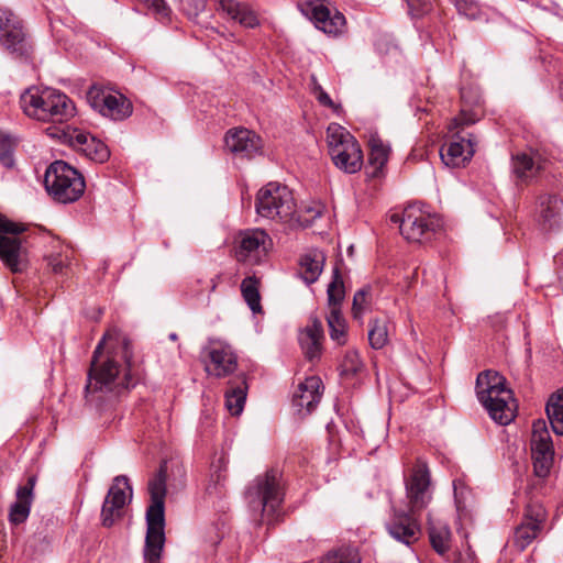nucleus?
I'll list each match as a JSON object with an SVG mask.
<instances>
[{
    "mask_svg": "<svg viewBox=\"0 0 563 563\" xmlns=\"http://www.w3.org/2000/svg\"><path fill=\"white\" fill-rule=\"evenodd\" d=\"M353 253H354V246H353V245H350V246L347 247V254H349L350 256H352V255H353Z\"/></svg>",
    "mask_w": 563,
    "mask_h": 563,
    "instance_id": "52",
    "label": "nucleus"
},
{
    "mask_svg": "<svg viewBox=\"0 0 563 563\" xmlns=\"http://www.w3.org/2000/svg\"><path fill=\"white\" fill-rule=\"evenodd\" d=\"M327 294L330 310L340 308V303L344 299V286L338 267L333 269V279L328 286Z\"/></svg>",
    "mask_w": 563,
    "mask_h": 563,
    "instance_id": "39",
    "label": "nucleus"
},
{
    "mask_svg": "<svg viewBox=\"0 0 563 563\" xmlns=\"http://www.w3.org/2000/svg\"><path fill=\"white\" fill-rule=\"evenodd\" d=\"M241 292L250 309L256 313L261 312V296L258 282L255 277H246L241 283Z\"/></svg>",
    "mask_w": 563,
    "mask_h": 563,
    "instance_id": "37",
    "label": "nucleus"
},
{
    "mask_svg": "<svg viewBox=\"0 0 563 563\" xmlns=\"http://www.w3.org/2000/svg\"><path fill=\"white\" fill-rule=\"evenodd\" d=\"M560 89H561V98L563 100V79L561 80V88Z\"/></svg>",
    "mask_w": 563,
    "mask_h": 563,
    "instance_id": "53",
    "label": "nucleus"
},
{
    "mask_svg": "<svg viewBox=\"0 0 563 563\" xmlns=\"http://www.w3.org/2000/svg\"><path fill=\"white\" fill-rule=\"evenodd\" d=\"M132 499V487L125 475L113 478L101 508L102 526L110 528L123 517L124 507Z\"/></svg>",
    "mask_w": 563,
    "mask_h": 563,
    "instance_id": "15",
    "label": "nucleus"
},
{
    "mask_svg": "<svg viewBox=\"0 0 563 563\" xmlns=\"http://www.w3.org/2000/svg\"><path fill=\"white\" fill-rule=\"evenodd\" d=\"M69 141L91 161L104 163L110 157L108 146L89 132L74 130L69 134Z\"/></svg>",
    "mask_w": 563,
    "mask_h": 563,
    "instance_id": "25",
    "label": "nucleus"
},
{
    "mask_svg": "<svg viewBox=\"0 0 563 563\" xmlns=\"http://www.w3.org/2000/svg\"><path fill=\"white\" fill-rule=\"evenodd\" d=\"M369 291V287H364L355 292L353 298V313L355 318L360 317V314L364 310Z\"/></svg>",
    "mask_w": 563,
    "mask_h": 563,
    "instance_id": "45",
    "label": "nucleus"
},
{
    "mask_svg": "<svg viewBox=\"0 0 563 563\" xmlns=\"http://www.w3.org/2000/svg\"><path fill=\"white\" fill-rule=\"evenodd\" d=\"M533 217L543 232L559 229L563 220V199L555 191L536 192Z\"/></svg>",
    "mask_w": 563,
    "mask_h": 563,
    "instance_id": "16",
    "label": "nucleus"
},
{
    "mask_svg": "<svg viewBox=\"0 0 563 563\" xmlns=\"http://www.w3.org/2000/svg\"><path fill=\"white\" fill-rule=\"evenodd\" d=\"M368 342L374 350H384L387 345V322L373 320L369 322Z\"/></svg>",
    "mask_w": 563,
    "mask_h": 563,
    "instance_id": "38",
    "label": "nucleus"
},
{
    "mask_svg": "<svg viewBox=\"0 0 563 563\" xmlns=\"http://www.w3.org/2000/svg\"><path fill=\"white\" fill-rule=\"evenodd\" d=\"M206 371L218 378L233 374L238 367V357L231 346L213 344L208 349Z\"/></svg>",
    "mask_w": 563,
    "mask_h": 563,
    "instance_id": "22",
    "label": "nucleus"
},
{
    "mask_svg": "<svg viewBox=\"0 0 563 563\" xmlns=\"http://www.w3.org/2000/svg\"><path fill=\"white\" fill-rule=\"evenodd\" d=\"M329 155L334 166L345 174L362 169L363 152L357 140L344 126L330 123L327 129Z\"/></svg>",
    "mask_w": 563,
    "mask_h": 563,
    "instance_id": "8",
    "label": "nucleus"
},
{
    "mask_svg": "<svg viewBox=\"0 0 563 563\" xmlns=\"http://www.w3.org/2000/svg\"><path fill=\"white\" fill-rule=\"evenodd\" d=\"M255 210L262 218L287 222L294 218L297 203L287 186L268 183L256 195Z\"/></svg>",
    "mask_w": 563,
    "mask_h": 563,
    "instance_id": "10",
    "label": "nucleus"
},
{
    "mask_svg": "<svg viewBox=\"0 0 563 563\" xmlns=\"http://www.w3.org/2000/svg\"><path fill=\"white\" fill-rule=\"evenodd\" d=\"M476 395L494 421L501 426L512 421L514 412L507 401L510 390L505 388V378L497 372L485 371L478 374Z\"/></svg>",
    "mask_w": 563,
    "mask_h": 563,
    "instance_id": "6",
    "label": "nucleus"
},
{
    "mask_svg": "<svg viewBox=\"0 0 563 563\" xmlns=\"http://www.w3.org/2000/svg\"><path fill=\"white\" fill-rule=\"evenodd\" d=\"M462 108L460 114L453 119L455 128L474 124L478 121L479 113L474 109L482 102L481 95L473 87L461 88Z\"/></svg>",
    "mask_w": 563,
    "mask_h": 563,
    "instance_id": "30",
    "label": "nucleus"
},
{
    "mask_svg": "<svg viewBox=\"0 0 563 563\" xmlns=\"http://www.w3.org/2000/svg\"><path fill=\"white\" fill-rule=\"evenodd\" d=\"M545 411L553 432L563 435V389L551 396Z\"/></svg>",
    "mask_w": 563,
    "mask_h": 563,
    "instance_id": "35",
    "label": "nucleus"
},
{
    "mask_svg": "<svg viewBox=\"0 0 563 563\" xmlns=\"http://www.w3.org/2000/svg\"><path fill=\"white\" fill-rule=\"evenodd\" d=\"M360 556L353 548H342L330 552L320 563H360Z\"/></svg>",
    "mask_w": 563,
    "mask_h": 563,
    "instance_id": "40",
    "label": "nucleus"
},
{
    "mask_svg": "<svg viewBox=\"0 0 563 563\" xmlns=\"http://www.w3.org/2000/svg\"><path fill=\"white\" fill-rule=\"evenodd\" d=\"M310 87H311V92H312L313 95H317V92H319V91H322V90H323V88H322V87H321V85L318 82V79H317V77H316L314 75H312V76L310 77Z\"/></svg>",
    "mask_w": 563,
    "mask_h": 563,
    "instance_id": "49",
    "label": "nucleus"
},
{
    "mask_svg": "<svg viewBox=\"0 0 563 563\" xmlns=\"http://www.w3.org/2000/svg\"><path fill=\"white\" fill-rule=\"evenodd\" d=\"M24 227L9 221L0 214V260L12 272H22L25 266L26 249L20 233Z\"/></svg>",
    "mask_w": 563,
    "mask_h": 563,
    "instance_id": "11",
    "label": "nucleus"
},
{
    "mask_svg": "<svg viewBox=\"0 0 563 563\" xmlns=\"http://www.w3.org/2000/svg\"><path fill=\"white\" fill-rule=\"evenodd\" d=\"M455 8L459 14L464 15L470 20H477L481 16L479 4L474 0H457Z\"/></svg>",
    "mask_w": 563,
    "mask_h": 563,
    "instance_id": "43",
    "label": "nucleus"
},
{
    "mask_svg": "<svg viewBox=\"0 0 563 563\" xmlns=\"http://www.w3.org/2000/svg\"><path fill=\"white\" fill-rule=\"evenodd\" d=\"M130 341L115 331H108L93 351L85 396L99 401L102 395L119 396L137 383L133 372Z\"/></svg>",
    "mask_w": 563,
    "mask_h": 563,
    "instance_id": "1",
    "label": "nucleus"
},
{
    "mask_svg": "<svg viewBox=\"0 0 563 563\" xmlns=\"http://www.w3.org/2000/svg\"><path fill=\"white\" fill-rule=\"evenodd\" d=\"M87 101L100 114L115 121L124 120L132 114V104L123 95H114L98 85L89 88Z\"/></svg>",
    "mask_w": 563,
    "mask_h": 563,
    "instance_id": "14",
    "label": "nucleus"
},
{
    "mask_svg": "<svg viewBox=\"0 0 563 563\" xmlns=\"http://www.w3.org/2000/svg\"><path fill=\"white\" fill-rule=\"evenodd\" d=\"M168 338H169V340H172V341H176V340L178 339V336H177V334H176L175 332L170 333V334L168 335Z\"/></svg>",
    "mask_w": 563,
    "mask_h": 563,
    "instance_id": "51",
    "label": "nucleus"
},
{
    "mask_svg": "<svg viewBox=\"0 0 563 563\" xmlns=\"http://www.w3.org/2000/svg\"><path fill=\"white\" fill-rule=\"evenodd\" d=\"M44 185L48 195L60 203L78 200L86 188L82 175L63 161H56L48 166Z\"/></svg>",
    "mask_w": 563,
    "mask_h": 563,
    "instance_id": "9",
    "label": "nucleus"
},
{
    "mask_svg": "<svg viewBox=\"0 0 563 563\" xmlns=\"http://www.w3.org/2000/svg\"><path fill=\"white\" fill-rule=\"evenodd\" d=\"M323 339L322 322L318 318H310L309 323L298 334L300 347L307 360L312 362L321 356Z\"/></svg>",
    "mask_w": 563,
    "mask_h": 563,
    "instance_id": "24",
    "label": "nucleus"
},
{
    "mask_svg": "<svg viewBox=\"0 0 563 563\" xmlns=\"http://www.w3.org/2000/svg\"><path fill=\"white\" fill-rule=\"evenodd\" d=\"M530 446L534 474L544 478L553 465L554 448L547 423L542 419L536 420L532 424Z\"/></svg>",
    "mask_w": 563,
    "mask_h": 563,
    "instance_id": "13",
    "label": "nucleus"
},
{
    "mask_svg": "<svg viewBox=\"0 0 563 563\" xmlns=\"http://www.w3.org/2000/svg\"><path fill=\"white\" fill-rule=\"evenodd\" d=\"M323 384L320 377L309 376L300 382L292 394V407L300 417L310 415L321 400Z\"/></svg>",
    "mask_w": 563,
    "mask_h": 563,
    "instance_id": "21",
    "label": "nucleus"
},
{
    "mask_svg": "<svg viewBox=\"0 0 563 563\" xmlns=\"http://www.w3.org/2000/svg\"><path fill=\"white\" fill-rule=\"evenodd\" d=\"M327 322L329 325L330 338L338 344L343 345L346 342V322L341 313L340 308H332L328 316Z\"/></svg>",
    "mask_w": 563,
    "mask_h": 563,
    "instance_id": "36",
    "label": "nucleus"
},
{
    "mask_svg": "<svg viewBox=\"0 0 563 563\" xmlns=\"http://www.w3.org/2000/svg\"><path fill=\"white\" fill-rule=\"evenodd\" d=\"M35 483L36 477L30 476L26 484L18 487L15 493L16 500L11 505L9 511V519L12 523L19 525L27 519L33 501Z\"/></svg>",
    "mask_w": 563,
    "mask_h": 563,
    "instance_id": "29",
    "label": "nucleus"
},
{
    "mask_svg": "<svg viewBox=\"0 0 563 563\" xmlns=\"http://www.w3.org/2000/svg\"><path fill=\"white\" fill-rule=\"evenodd\" d=\"M408 7V13L413 20L416 30L427 37L431 36V31L426 27L423 18L431 14L433 10L431 0H405Z\"/></svg>",
    "mask_w": 563,
    "mask_h": 563,
    "instance_id": "34",
    "label": "nucleus"
},
{
    "mask_svg": "<svg viewBox=\"0 0 563 563\" xmlns=\"http://www.w3.org/2000/svg\"><path fill=\"white\" fill-rule=\"evenodd\" d=\"M363 367V362L356 351H347L340 365L341 375L353 376Z\"/></svg>",
    "mask_w": 563,
    "mask_h": 563,
    "instance_id": "41",
    "label": "nucleus"
},
{
    "mask_svg": "<svg viewBox=\"0 0 563 563\" xmlns=\"http://www.w3.org/2000/svg\"><path fill=\"white\" fill-rule=\"evenodd\" d=\"M23 112L35 120L63 123L75 115L71 99L60 90L51 87H31L20 98Z\"/></svg>",
    "mask_w": 563,
    "mask_h": 563,
    "instance_id": "4",
    "label": "nucleus"
},
{
    "mask_svg": "<svg viewBox=\"0 0 563 563\" xmlns=\"http://www.w3.org/2000/svg\"><path fill=\"white\" fill-rule=\"evenodd\" d=\"M547 512L541 504L529 503L525 508L521 523L515 529L514 543L523 551L539 534L545 521Z\"/></svg>",
    "mask_w": 563,
    "mask_h": 563,
    "instance_id": "18",
    "label": "nucleus"
},
{
    "mask_svg": "<svg viewBox=\"0 0 563 563\" xmlns=\"http://www.w3.org/2000/svg\"><path fill=\"white\" fill-rule=\"evenodd\" d=\"M166 477L167 470L164 462L148 483L151 505L146 509V536L143 550L146 563H159L164 551Z\"/></svg>",
    "mask_w": 563,
    "mask_h": 563,
    "instance_id": "3",
    "label": "nucleus"
},
{
    "mask_svg": "<svg viewBox=\"0 0 563 563\" xmlns=\"http://www.w3.org/2000/svg\"><path fill=\"white\" fill-rule=\"evenodd\" d=\"M308 4L310 7L311 20L316 27L332 35H336L343 31L345 16L341 12L335 11L332 13L322 3H319L318 0L314 2L308 1Z\"/></svg>",
    "mask_w": 563,
    "mask_h": 563,
    "instance_id": "27",
    "label": "nucleus"
},
{
    "mask_svg": "<svg viewBox=\"0 0 563 563\" xmlns=\"http://www.w3.org/2000/svg\"><path fill=\"white\" fill-rule=\"evenodd\" d=\"M540 157H534L525 152L511 155V172L518 184H531L543 170Z\"/></svg>",
    "mask_w": 563,
    "mask_h": 563,
    "instance_id": "26",
    "label": "nucleus"
},
{
    "mask_svg": "<svg viewBox=\"0 0 563 563\" xmlns=\"http://www.w3.org/2000/svg\"><path fill=\"white\" fill-rule=\"evenodd\" d=\"M219 280H220V275H216L212 279H211V287H210V291H214L218 284H219Z\"/></svg>",
    "mask_w": 563,
    "mask_h": 563,
    "instance_id": "50",
    "label": "nucleus"
},
{
    "mask_svg": "<svg viewBox=\"0 0 563 563\" xmlns=\"http://www.w3.org/2000/svg\"><path fill=\"white\" fill-rule=\"evenodd\" d=\"M427 530L432 549L444 556L451 550L452 532L446 522L433 520L428 516Z\"/></svg>",
    "mask_w": 563,
    "mask_h": 563,
    "instance_id": "31",
    "label": "nucleus"
},
{
    "mask_svg": "<svg viewBox=\"0 0 563 563\" xmlns=\"http://www.w3.org/2000/svg\"><path fill=\"white\" fill-rule=\"evenodd\" d=\"M206 5L207 0H180V9L190 20H196Z\"/></svg>",
    "mask_w": 563,
    "mask_h": 563,
    "instance_id": "44",
    "label": "nucleus"
},
{
    "mask_svg": "<svg viewBox=\"0 0 563 563\" xmlns=\"http://www.w3.org/2000/svg\"><path fill=\"white\" fill-rule=\"evenodd\" d=\"M150 9H152L156 14L165 18L168 15V8L165 4L164 0H144Z\"/></svg>",
    "mask_w": 563,
    "mask_h": 563,
    "instance_id": "47",
    "label": "nucleus"
},
{
    "mask_svg": "<svg viewBox=\"0 0 563 563\" xmlns=\"http://www.w3.org/2000/svg\"><path fill=\"white\" fill-rule=\"evenodd\" d=\"M235 244V257L239 262L257 264L266 256L272 239L262 229H249L238 234Z\"/></svg>",
    "mask_w": 563,
    "mask_h": 563,
    "instance_id": "17",
    "label": "nucleus"
},
{
    "mask_svg": "<svg viewBox=\"0 0 563 563\" xmlns=\"http://www.w3.org/2000/svg\"><path fill=\"white\" fill-rule=\"evenodd\" d=\"M325 262L322 251L313 249L300 257V276L307 285L318 280Z\"/></svg>",
    "mask_w": 563,
    "mask_h": 563,
    "instance_id": "33",
    "label": "nucleus"
},
{
    "mask_svg": "<svg viewBox=\"0 0 563 563\" xmlns=\"http://www.w3.org/2000/svg\"><path fill=\"white\" fill-rule=\"evenodd\" d=\"M406 500L394 508L389 522V537L396 542L411 548L421 534L420 514L432 500L430 471L426 463L418 462L404 476Z\"/></svg>",
    "mask_w": 563,
    "mask_h": 563,
    "instance_id": "2",
    "label": "nucleus"
},
{
    "mask_svg": "<svg viewBox=\"0 0 563 563\" xmlns=\"http://www.w3.org/2000/svg\"><path fill=\"white\" fill-rule=\"evenodd\" d=\"M216 11L231 21L238 22L244 27H255L260 24L258 18L253 9L238 0H213Z\"/></svg>",
    "mask_w": 563,
    "mask_h": 563,
    "instance_id": "23",
    "label": "nucleus"
},
{
    "mask_svg": "<svg viewBox=\"0 0 563 563\" xmlns=\"http://www.w3.org/2000/svg\"><path fill=\"white\" fill-rule=\"evenodd\" d=\"M389 223L397 225L405 240L412 243H430L443 233L442 218L422 205H408L401 212L389 216Z\"/></svg>",
    "mask_w": 563,
    "mask_h": 563,
    "instance_id": "5",
    "label": "nucleus"
},
{
    "mask_svg": "<svg viewBox=\"0 0 563 563\" xmlns=\"http://www.w3.org/2000/svg\"><path fill=\"white\" fill-rule=\"evenodd\" d=\"M48 265L54 273L63 274L69 265V257L68 255L53 254L48 257Z\"/></svg>",
    "mask_w": 563,
    "mask_h": 563,
    "instance_id": "46",
    "label": "nucleus"
},
{
    "mask_svg": "<svg viewBox=\"0 0 563 563\" xmlns=\"http://www.w3.org/2000/svg\"><path fill=\"white\" fill-rule=\"evenodd\" d=\"M314 97L318 100V102L323 107L331 108L334 111H338V109L340 108V106L335 104L324 90L317 92Z\"/></svg>",
    "mask_w": 563,
    "mask_h": 563,
    "instance_id": "48",
    "label": "nucleus"
},
{
    "mask_svg": "<svg viewBox=\"0 0 563 563\" xmlns=\"http://www.w3.org/2000/svg\"><path fill=\"white\" fill-rule=\"evenodd\" d=\"M246 499L253 512L273 520L284 499L282 473L273 468L257 476L246 490Z\"/></svg>",
    "mask_w": 563,
    "mask_h": 563,
    "instance_id": "7",
    "label": "nucleus"
},
{
    "mask_svg": "<svg viewBox=\"0 0 563 563\" xmlns=\"http://www.w3.org/2000/svg\"><path fill=\"white\" fill-rule=\"evenodd\" d=\"M0 162L7 167L11 168L14 164L13 159V140L9 134L0 131Z\"/></svg>",
    "mask_w": 563,
    "mask_h": 563,
    "instance_id": "42",
    "label": "nucleus"
},
{
    "mask_svg": "<svg viewBox=\"0 0 563 563\" xmlns=\"http://www.w3.org/2000/svg\"><path fill=\"white\" fill-rule=\"evenodd\" d=\"M225 148L239 157L252 158L262 152V139L246 128L230 129L224 136Z\"/></svg>",
    "mask_w": 563,
    "mask_h": 563,
    "instance_id": "20",
    "label": "nucleus"
},
{
    "mask_svg": "<svg viewBox=\"0 0 563 563\" xmlns=\"http://www.w3.org/2000/svg\"><path fill=\"white\" fill-rule=\"evenodd\" d=\"M476 141L472 134L457 132L452 140L440 150L442 162L450 167H464L475 154Z\"/></svg>",
    "mask_w": 563,
    "mask_h": 563,
    "instance_id": "19",
    "label": "nucleus"
},
{
    "mask_svg": "<svg viewBox=\"0 0 563 563\" xmlns=\"http://www.w3.org/2000/svg\"><path fill=\"white\" fill-rule=\"evenodd\" d=\"M368 158L366 165V175L369 178H380L385 176V165L387 164V148L377 132H369L367 139Z\"/></svg>",
    "mask_w": 563,
    "mask_h": 563,
    "instance_id": "28",
    "label": "nucleus"
},
{
    "mask_svg": "<svg viewBox=\"0 0 563 563\" xmlns=\"http://www.w3.org/2000/svg\"><path fill=\"white\" fill-rule=\"evenodd\" d=\"M0 46L16 58H26L32 53L21 20L7 8H0Z\"/></svg>",
    "mask_w": 563,
    "mask_h": 563,
    "instance_id": "12",
    "label": "nucleus"
},
{
    "mask_svg": "<svg viewBox=\"0 0 563 563\" xmlns=\"http://www.w3.org/2000/svg\"><path fill=\"white\" fill-rule=\"evenodd\" d=\"M247 395V384L244 374L229 380L225 390V407L232 416H239L243 411Z\"/></svg>",
    "mask_w": 563,
    "mask_h": 563,
    "instance_id": "32",
    "label": "nucleus"
}]
</instances>
